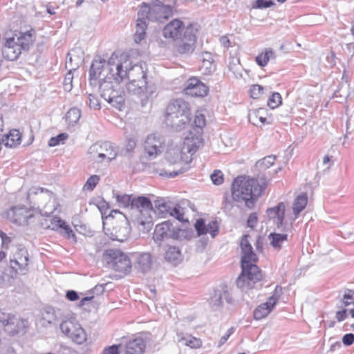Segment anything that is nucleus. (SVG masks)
<instances>
[{"instance_id":"nucleus-1","label":"nucleus","mask_w":354,"mask_h":354,"mask_svg":"<svg viewBox=\"0 0 354 354\" xmlns=\"http://www.w3.org/2000/svg\"><path fill=\"white\" fill-rule=\"evenodd\" d=\"M116 201L120 207L129 208L131 220L140 231L147 233L153 226L151 213L153 205L149 198L138 196L131 198L128 194H118Z\"/></svg>"},{"instance_id":"nucleus-2","label":"nucleus","mask_w":354,"mask_h":354,"mask_svg":"<svg viewBox=\"0 0 354 354\" xmlns=\"http://www.w3.org/2000/svg\"><path fill=\"white\" fill-rule=\"evenodd\" d=\"M248 237V235H244L241 241L243 253L241 257L242 271L236 281L237 287L244 292L256 288V284L262 279L261 270L257 265L252 263L257 260V257L253 252Z\"/></svg>"},{"instance_id":"nucleus-3","label":"nucleus","mask_w":354,"mask_h":354,"mask_svg":"<svg viewBox=\"0 0 354 354\" xmlns=\"http://www.w3.org/2000/svg\"><path fill=\"white\" fill-rule=\"evenodd\" d=\"M266 186V178L258 180L248 176H238L232 185V196L234 201H243L247 207L252 209Z\"/></svg>"},{"instance_id":"nucleus-4","label":"nucleus","mask_w":354,"mask_h":354,"mask_svg":"<svg viewBox=\"0 0 354 354\" xmlns=\"http://www.w3.org/2000/svg\"><path fill=\"white\" fill-rule=\"evenodd\" d=\"M197 29L192 24L184 26L183 22L178 19L171 20L162 30L165 38L178 41L177 51L180 54H189L193 52L196 41Z\"/></svg>"},{"instance_id":"nucleus-5","label":"nucleus","mask_w":354,"mask_h":354,"mask_svg":"<svg viewBox=\"0 0 354 354\" xmlns=\"http://www.w3.org/2000/svg\"><path fill=\"white\" fill-rule=\"evenodd\" d=\"M35 30L15 31L6 36L2 44V56L8 61L17 60L23 51H28L35 40Z\"/></svg>"},{"instance_id":"nucleus-6","label":"nucleus","mask_w":354,"mask_h":354,"mask_svg":"<svg viewBox=\"0 0 354 354\" xmlns=\"http://www.w3.org/2000/svg\"><path fill=\"white\" fill-rule=\"evenodd\" d=\"M165 121L175 131H180L191 121L189 104L182 98L171 100L166 107Z\"/></svg>"},{"instance_id":"nucleus-7","label":"nucleus","mask_w":354,"mask_h":354,"mask_svg":"<svg viewBox=\"0 0 354 354\" xmlns=\"http://www.w3.org/2000/svg\"><path fill=\"white\" fill-rule=\"evenodd\" d=\"M114 72L110 71L109 74L100 81L99 89L101 97L113 107L122 110L124 106L125 99L124 91L120 86L122 80H116Z\"/></svg>"},{"instance_id":"nucleus-8","label":"nucleus","mask_w":354,"mask_h":354,"mask_svg":"<svg viewBox=\"0 0 354 354\" xmlns=\"http://www.w3.org/2000/svg\"><path fill=\"white\" fill-rule=\"evenodd\" d=\"M117 59L118 57L115 53L109 59V64L111 66L110 71L114 72L116 80L123 81L126 78L135 80H147V73L142 64L131 65L129 59L116 62Z\"/></svg>"},{"instance_id":"nucleus-9","label":"nucleus","mask_w":354,"mask_h":354,"mask_svg":"<svg viewBox=\"0 0 354 354\" xmlns=\"http://www.w3.org/2000/svg\"><path fill=\"white\" fill-rule=\"evenodd\" d=\"M172 14V7L165 5L161 0H155L151 5L142 3L138 15L145 16L148 21L162 22Z\"/></svg>"},{"instance_id":"nucleus-10","label":"nucleus","mask_w":354,"mask_h":354,"mask_svg":"<svg viewBox=\"0 0 354 354\" xmlns=\"http://www.w3.org/2000/svg\"><path fill=\"white\" fill-rule=\"evenodd\" d=\"M128 80L129 82L126 84L128 93L137 96L140 100L142 106H146L149 99L153 97L156 91V85L147 82V80Z\"/></svg>"},{"instance_id":"nucleus-11","label":"nucleus","mask_w":354,"mask_h":354,"mask_svg":"<svg viewBox=\"0 0 354 354\" xmlns=\"http://www.w3.org/2000/svg\"><path fill=\"white\" fill-rule=\"evenodd\" d=\"M89 153H95L93 158L97 162H102L104 160L109 162L115 159L118 154L113 145L107 141L93 145L89 148Z\"/></svg>"},{"instance_id":"nucleus-12","label":"nucleus","mask_w":354,"mask_h":354,"mask_svg":"<svg viewBox=\"0 0 354 354\" xmlns=\"http://www.w3.org/2000/svg\"><path fill=\"white\" fill-rule=\"evenodd\" d=\"M180 232V229L174 226L173 223L168 220L156 225L153 239L156 243L160 244L162 241L165 239H178Z\"/></svg>"},{"instance_id":"nucleus-13","label":"nucleus","mask_w":354,"mask_h":354,"mask_svg":"<svg viewBox=\"0 0 354 354\" xmlns=\"http://www.w3.org/2000/svg\"><path fill=\"white\" fill-rule=\"evenodd\" d=\"M165 138L158 133L147 136L144 143V150L150 160L154 159L161 154L165 148Z\"/></svg>"},{"instance_id":"nucleus-14","label":"nucleus","mask_w":354,"mask_h":354,"mask_svg":"<svg viewBox=\"0 0 354 354\" xmlns=\"http://www.w3.org/2000/svg\"><path fill=\"white\" fill-rule=\"evenodd\" d=\"M29 254L26 248L19 245L17 247L10 259V268L14 270L15 274H26L28 271Z\"/></svg>"},{"instance_id":"nucleus-15","label":"nucleus","mask_w":354,"mask_h":354,"mask_svg":"<svg viewBox=\"0 0 354 354\" xmlns=\"http://www.w3.org/2000/svg\"><path fill=\"white\" fill-rule=\"evenodd\" d=\"M8 219L17 225H26L34 217V210L24 205L13 206L6 212Z\"/></svg>"},{"instance_id":"nucleus-16","label":"nucleus","mask_w":354,"mask_h":354,"mask_svg":"<svg viewBox=\"0 0 354 354\" xmlns=\"http://www.w3.org/2000/svg\"><path fill=\"white\" fill-rule=\"evenodd\" d=\"M62 332L73 342L81 344L86 339L84 330L80 324L73 320H66L60 324Z\"/></svg>"},{"instance_id":"nucleus-17","label":"nucleus","mask_w":354,"mask_h":354,"mask_svg":"<svg viewBox=\"0 0 354 354\" xmlns=\"http://www.w3.org/2000/svg\"><path fill=\"white\" fill-rule=\"evenodd\" d=\"M106 253L111 257L112 268L115 271L124 274L130 272L131 262L126 254L118 250H109Z\"/></svg>"},{"instance_id":"nucleus-18","label":"nucleus","mask_w":354,"mask_h":354,"mask_svg":"<svg viewBox=\"0 0 354 354\" xmlns=\"http://www.w3.org/2000/svg\"><path fill=\"white\" fill-rule=\"evenodd\" d=\"M183 91L185 95L192 97H204L207 95L209 88L198 78H189L185 83Z\"/></svg>"},{"instance_id":"nucleus-19","label":"nucleus","mask_w":354,"mask_h":354,"mask_svg":"<svg viewBox=\"0 0 354 354\" xmlns=\"http://www.w3.org/2000/svg\"><path fill=\"white\" fill-rule=\"evenodd\" d=\"M111 66L104 59H95L93 60L89 70V80L96 81L102 75V73L107 71L106 74H109Z\"/></svg>"},{"instance_id":"nucleus-20","label":"nucleus","mask_w":354,"mask_h":354,"mask_svg":"<svg viewBox=\"0 0 354 354\" xmlns=\"http://www.w3.org/2000/svg\"><path fill=\"white\" fill-rule=\"evenodd\" d=\"M194 227L198 236L209 234L214 238L218 233V223L216 221H212L207 225L203 218L197 219Z\"/></svg>"},{"instance_id":"nucleus-21","label":"nucleus","mask_w":354,"mask_h":354,"mask_svg":"<svg viewBox=\"0 0 354 354\" xmlns=\"http://www.w3.org/2000/svg\"><path fill=\"white\" fill-rule=\"evenodd\" d=\"M279 299V296L274 294L270 296L266 302L258 306L254 310V318L260 320L265 318L272 311Z\"/></svg>"},{"instance_id":"nucleus-22","label":"nucleus","mask_w":354,"mask_h":354,"mask_svg":"<svg viewBox=\"0 0 354 354\" xmlns=\"http://www.w3.org/2000/svg\"><path fill=\"white\" fill-rule=\"evenodd\" d=\"M28 321L25 319H21L16 315H12L5 330L11 335H15L21 332L25 331L28 327Z\"/></svg>"},{"instance_id":"nucleus-23","label":"nucleus","mask_w":354,"mask_h":354,"mask_svg":"<svg viewBox=\"0 0 354 354\" xmlns=\"http://www.w3.org/2000/svg\"><path fill=\"white\" fill-rule=\"evenodd\" d=\"M152 267V257L149 252L136 254L135 268L142 273L148 272Z\"/></svg>"},{"instance_id":"nucleus-24","label":"nucleus","mask_w":354,"mask_h":354,"mask_svg":"<svg viewBox=\"0 0 354 354\" xmlns=\"http://www.w3.org/2000/svg\"><path fill=\"white\" fill-rule=\"evenodd\" d=\"M266 213L270 219L274 220L277 228L282 227L285 214L283 203H279L277 206L268 209Z\"/></svg>"},{"instance_id":"nucleus-25","label":"nucleus","mask_w":354,"mask_h":354,"mask_svg":"<svg viewBox=\"0 0 354 354\" xmlns=\"http://www.w3.org/2000/svg\"><path fill=\"white\" fill-rule=\"evenodd\" d=\"M0 140L1 145L3 143L6 147H16L21 144V136L19 130L12 129L9 134H1Z\"/></svg>"},{"instance_id":"nucleus-26","label":"nucleus","mask_w":354,"mask_h":354,"mask_svg":"<svg viewBox=\"0 0 354 354\" xmlns=\"http://www.w3.org/2000/svg\"><path fill=\"white\" fill-rule=\"evenodd\" d=\"M203 145V142L201 135L187 136L184 140L183 150L192 155Z\"/></svg>"},{"instance_id":"nucleus-27","label":"nucleus","mask_w":354,"mask_h":354,"mask_svg":"<svg viewBox=\"0 0 354 354\" xmlns=\"http://www.w3.org/2000/svg\"><path fill=\"white\" fill-rule=\"evenodd\" d=\"M106 234L113 241L124 242L129 236L130 227L127 223H125L124 226L113 227L111 232L109 234L106 233Z\"/></svg>"},{"instance_id":"nucleus-28","label":"nucleus","mask_w":354,"mask_h":354,"mask_svg":"<svg viewBox=\"0 0 354 354\" xmlns=\"http://www.w3.org/2000/svg\"><path fill=\"white\" fill-rule=\"evenodd\" d=\"M145 347L146 344L142 338H135L126 344V354H142Z\"/></svg>"},{"instance_id":"nucleus-29","label":"nucleus","mask_w":354,"mask_h":354,"mask_svg":"<svg viewBox=\"0 0 354 354\" xmlns=\"http://www.w3.org/2000/svg\"><path fill=\"white\" fill-rule=\"evenodd\" d=\"M147 21L148 19L145 16L138 15L136 26V30L134 35V41L137 44L140 43L145 37Z\"/></svg>"},{"instance_id":"nucleus-30","label":"nucleus","mask_w":354,"mask_h":354,"mask_svg":"<svg viewBox=\"0 0 354 354\" xmlns=\"http://www.w3.org/2000/svg\"><path fill=\"white\" fill-rule=\"evenodd\" d=\"M52 229L54 230H58L59 229L63 230V234L66 236L67 238L75 236V234L72 229L69 227L66 223L62 220L59 217L55 216L51 220Z\"/></svg>"},{"instance_id":"nucleus-31","label":"nucleus","mask_w":354,"mask_h":354,"mask_svg":"<svg viewBox=\"0 0 354 354\" xmlns=\"http://www.w3.org/2000/svg\"><path fill=\"white\" fill-rule=\"evenodd\" d=\"M307 203L308 196L306 193H301L295 198L292 204V211L295 219L299 217V214L306 207Z\"/></svg>"},{"instance_id":"nucleus-32","label":"nucleus","mask_w":354,"mask_h":354,"mask_svg":"<svg viewBox=\"0 0 354 354\" xmlns=\"http://www.w3.org/2000/svg\"><path fill=\"white\" fill-rule=\"evenodd\" d=\"M266 110L263 108L252 110L248 115L249 121L254 126L259 127L266 121Z\"/></svg>"},{"instance_id":"nucleus-33","label":"nucleus","mask_w":354,"mask_h":354,"mask_svg":"<svg viewBox=\"0 0 354 354\" xmlns=\"http://www.w3.org/2000/svg\"><path fill=\"white\" fill-rule=\"evenodd\" d=\"M224 297L227 302H230V299L229 297V293L227 290H223L222 292L220 290H214L212 293L209 304L210 305L215 308H217L221 306L223 304L222 299Z\"/></svg>"},{"instance_id":"nucleus-34","label":"nucleus","mask_w":354,"mask_h":354,"mask_svg":"<svg viewBox=\"0 0 354 354\" xmlns=\"http://www.w3.org/2000/svg\"><path fill=\"white\" fill-rule=\"evenodd\" d=\"M180 250L176 246H169L165 251V259L173 264H178L180 261Z\"/></svg>"},{"instance_id":"nucleus-35","label":"nucleus","mask_w":354,"mask_h":354,"mask_svg":"<svg viewBox=\"0 0 354 354\" xmlns=\"http://www.w3.org/2000/svg\"><path fill=\"white\" fill-rule=\"evenodd\" d=\"M270 245L277 250H279L284 242L287 241L288 235L286 234H279L272 232L268 236Z\"/></svg>"},{"instance_id":"nucleus-36","label":"nucleus","mask_w":354,"mask_h":354,"mask_svg":"<svg viewBox=\"0 0 354 354\" xmlns=\"http://www.w3.org/2000/svg\"><path fill=\"white\" fill-rule=\"evenodd\" d=\"M274 57V52L272 49H266L263 53H261L257 56L256 62L259 66L263 67L268 64L270 59L273 58Z\"/></svg>"},{"instance_id":"nucleus-37","label":"nucleus","mask_w":354,"mask_h":354,"mask_svg":"<svg viewBox=\"0 0 354 354\" xmlns=\"http://www.w3.org/2000/svg\"><path fill=\"white\" fill-rule=\"evenodd\" d=\"M44 195L46 200H50L53 196V192L48 189L39 187H32L28 192L27 197L29 199L32 196Z\"/></svg>"},{"instance_id":"nucleus-38","label":"nucleus","mask_w":354,"mask_h":354,"mask_svg":"<svg viewBox=\"0 0 354 354\" xmlns=\"http://www.w3.org/2000/svg\"><path fill=\"white\" fill-rule=\"evenodd\" d=\"M81 116L80 110L77 108L70 109L66 115V120L69 125L73 126L80 120Z\"/></svg>"},{"instance_id":"nucleus-39","label":"nucleus","mask_w":354,"mask_h":354,"mask_svg":"<svg viewBox=\"0 0 354 354\" xmlns=\"http://www.w3.org/2000/svg\"><path fill=\"white\" fill-rule=\"evenodd\" d=\"M276 160V156L273 155L268 156L258 160L255 165L261 170H265L274 165Z\"/></svg>"},{"instance_id":"nucleus-40","label":"nucleus","mask_w":354,"mask_h":354,"mask_svg":"<svg viewBox=\"0 0 354 354\" xmlns=\"http://www.w3.org/2000/svg\"><path fill=\"white\" fill-rule=\"evenodd\" d=\"M42 317L48 324L53 323L56 319L54 308L50 306L45 308L42 313Z\"/></svg>"},{"instance_id":"nucleus-41","label":"nucleus","mask_w":354,"mask_h":354,"mask_svg":"<svg viewBox=\"0 0 354 354\" xmlns=\"http://www.w3.org/2000/svg\"><path fill=\"white\" fill-rule=\"evenodd\" d=\"M180 342L183 344L189 346L190 348H198L201 346V341L194 337L189 336L188 337H182Z\"/></svg>"},{"instance_id":"nucleus-42","label":"nucleus","mask_w":354,"mask_h":354,"mask_svg":"<svg viewBox=\"0 0 354 354\" xmlns=\"http://www.w3.org/2000/svg\"><path fill=\"white\" fill-rule=\"evenodd\" d=\"M354 290L350 289H346L345 293L343 295L342 298L340 299V302L342 304L339 308H342L343 306L346 307L352 304V301L353 299Z\"/></svg>"},{"instance_id":"nucleus-43","label":"nucleus","mask_w":354,"mask_h":354,"mask_svg":"<svg viewBox=\"0 0 354 354\" xmlns=\"http://www.w3.org/2000/svg\"><path fill=\"white\" fill-rule=\"evenodd\" d=\"M274 5L273 0H256L253 2L252 7L254 9H266Z\"/></svg>"},{"instance_id":"nucleus-44","label":"nucleus","mask_w":354,"mask_h":354,"mask_svg":"<svg viewBox=\"0 0 354 354\" xmlns=\"http://www.w3.org/2000/svg\"><path fill=\"white\" fill-rule=\"evenodd\" d=\"M282 102L281 96L279 93H274L268 100V105L271 109L278 107Z\"/></svg>"},{"instance_id":"nucleus-45","label":"nucleus","mask_w":354,"mask_h":354,"mask_svg":"<svg viewBox=\"0 0 354 354\" xmlns=\"http://www.w3.org/2000/svg\"><path fill=\"white\" fill-rule=\"evenodd\" d=\"M68 136L66 133H62L55 137H52L48 141V145L50 147H55L61 143H64V141L68 138Z\"/></svg>"},{"instance_id":"nucleus-46","label":"nucleus","mask_w":354,"mask_h":354,"mask_svg":"<svg viewBox=\"0 0 354 354\" xmlns=\"http://www.w3.org/2000/svg\"><path fill=\"white\" fill-rule=\"evenodd\" d=\"M100 180V176L97 175H93L86 180L84 189L88 191H92L96 187Z\"/></svg>"},{"instance_id":"nucleus-47","label":"nucleus","mask_w":354,"mask_h":354,"mask_svg":"<svg viewBox=\"0 0 354 354\" xmlns=\"http://www.w3.org/2000/svg\"><path fill=\"white\" fill-rule=\"evenodd\" d=\"M155 207L158 209L160 214H166L169 210L170 207L163 199L157 200L155 201Z\"/></svg>"},{"instance_id":"nucleus-48","label":"nucleus","mask_w":354,"mask_h":354,"mask_svg":"<svg viewBox=\"0 0 354 354\" xmlns=\"http://www.w3.org/2000/svg\"><path fill=\"white\" fill-rule=\"evenodd\" d=\"M210 178L214 185H220L223 183V174L220 170H215L211 174Z\"/></svg>"},{"instance_id":"nucleus-49","label":"nucleus","mask_w":354,"mask_h":354,"mask_svg":"<svg viewBox=\"0 0 354 354\" xmlns=\"http://www.w3.org/2000/svg\"><path fill=\"white\" fill-rule=\"evenodd\" d=\"M263 86L259 84H254L250 89V97L253 99L258 98L263 93Z\"/></svg>"},{"instance_id":"nucleus-50","label":"nucleus","mask_w":354,"mask_h":354,"mask_svg":"<svg viewBox=\"0 0 354 354\" xmlns=\"http://www.w3.org/2000/svg\"><path fill=\"white\" fill-rule=\"evenodd\" d=\"M194 124L197 128L201 129L205 125V115L201 112H197L194 120Z\"/></svg>"},{"instance_id":"nucleus-51","label":"nucleus","mask_w":354,"mask_h":354,"mask_svg":"<svg viewBox=\"0 0 354 354\" xmlns=\"http://www.w3.org/2000/svg\"><path fill=\"white\" fill-rule=\"evenodd\" d=\"M88 102H86V103L88 104L91 109H93L95 110H99L100 109V103L95 95L89 94L88 95Z\"/></svg>"},{"instance_id":"nucleus-52","label":"nucleus","mask_w":354,"mask_h":354,"mask_svg":"<svg viewBox=\"0 0 354 354\" xmlns=\"http://www.w3.org/2000/svg\"><path fill=\"white\" fill-rule=\"evenodd\" d=\"M170 216L174 217L178 221H182L183 219V213L182 212L180 207H175L172 209L170 208L168 212Z\"/></svg>"},{"instance_id":"nucleus-53","label":"nucleus","mask_w":354,"mask_h":354,"mask_svg":"<svg viewBox=\"0 0 354 354\" xmlns=\"http://www.w3.org/2000/svg\"><path fill=\"white\" fill-rule=\"evenodd\" d=\"M0 233H1L2 234V238L0 239L1 241V250L4 252L3 250L8 248L9 245L11 243V238L9 237L6 233L3 232L1 230H0Z\"/></svg>"},{"instance_id":"nucleus-54","label":"nucleus","mask_w":354,"mask_h":354,"mask_svg":"<svg viewBox=\"0 0 354 354\" xmlns=\"http://www.w3.org/2000/svg\"><path fill=\"white\" fill-rule=\"evenodd\" d=\"M120 344H114L105 348L102 354H119L120 353Z\"/></svg>"},{"instance_id":"nucleus-55","label":"nucleus","mask_w":354,"mask_h":354,"mask_svg":"<svg viewBox=\"0 0 354 354\" xmlns=\"http://www.w3.org/2000/svg\"><path fill=\"white\" fill-rule=\"evenodd\" d=\"M258 221V216L256 212L252 213L248 216V218L247 220V225L248 227L253 229L257 225Z\"/></svg>"},{"instance_id":"nucleus-56","label":"nucleus","mask_w":354,"mask_h":354,"mask_svg":"<svg viewBox=\"0 0 354 354\" xmlns=\"http://www.w3.org/2000/svg\"><path fill=\"white\" fill-rule=\"evenodd\" d=\"M12 314L7 313L2 310L0 309V323L2 324V325L6 327L8 324L10 317H12Z\"/></svg>"},{"instance_id":"nucleus-57","label":"nucleus","mask_w":354,"mask_h":354,"mask_svg":"<svg viewBox=\"0 0 354 354\" xmlns=\"http://www.w3.org/2000/svg\"><path fill=\"white\" fill-rule=\"evenodd\" d=\"M342 340L344 346H351L354 342V334L346 333L342 337Z\"/></svg>"},{"instance_id":"nucleus-58","label":"nucleus","mask_w":354,"mask_h":354,"mask_svg":"<svg viewBox=\"0 0 354 354\" xmlns=\"http://www.w3.org/2000/svg\"><path fill=\"white\" fill-rule=\"evenodd\" d=\"M185 171H186V169H180L178 171H175L173 172H167L165 171H161L159 174L161 176H166L167 178H174V177H176V176H178L179 174H182V173L185 172Z\"/></svg>"},{"instance_id":"nucleus-59","label":"nucleus","mask_w":354,"mask_h":354,"mask_svg":"<svg viewBox=\"0 0 354 354\" xmlns=\"http://www.w3.org/2000/svg\"><path fill=\"white\" fill-rule=\"evenodd\" d=\"M348 316L347 314V310L346 309H342L341 310H338L336 312L335 314V318L337 320V322H340L344 321L346 319Z\"/></svg>"},{"instance_id":"nucleus-60","label":"nucleus","mask_w":354,"mask_h":354,"mask_svg":"<svg viewBox=\"0 0 354 354\" xmlns=\"http://www.w3.org/2000/svg\"><path fill=\"white\" fill-rule=\"evenodd\" d=\"M66 297L68 300L71 301H77L79 299L78 293L76 291L72 290H68L66 292Z\"/></svg>"},{"instance_id":"nucleus-61","label":"nucleus","mask_w":354,"mask_h":354,"mask_svg":"<svg viewBox=\"0 0 354 354\" xmlns=\"http://www.w3.org/2000/svg\"><path fill=\"white\" fill-rule=\"evenodd\" d=\"M104 284H97L91 290V292L93 294L100 295L104 292Z\"/></svg>"},{"instance_id":"nucleus-62","label":"nucleus","mask_w":354,"mask_h":354,"mask_svg":"<svg viewBox=\"0 0 354 354\" xmlns=\"http://www.w3.org/2000/svg\"><path fill=\"white\" fill-rule=\"evenodd\" d=\"M136 143L133 139H129L126 145V150L127 152H131L136 147Z\"/></svg>"},{"instance_id":"nucleus-63","label":"nucleus","mask_w":354,"mask_h":354,"mask_svg":"<svg viewBox=\"0 0 354 354\" xmlns=\"http://www.w3.org/2000/svg\"><path fill=\"white\" fill-rule=\"evenodd\" d=\"M255 245H256V248H257V251L261 252L263 251V241L260 236L258 237V239H257Z\"/></svg>"},{"instance_id":"nucleus-64","label":"nucleus","mask_w":354,"mask_h":354,"mask_svg":"<svg viewBox=\"0 0 354 354\" xmlns=\"http://www.w3.org/2000/svg\"><path fill=\"white\" fill-rule=\"evenodd\" d=\"M205 61H207L209 64H211V63L213 62V58L211 53L205 52L203 54V62Z\"/></svg>"}]
</instances>
